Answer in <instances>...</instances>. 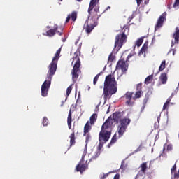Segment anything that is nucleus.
<instances>
[{"mask_svg": "<svg viewBox=\"0 0 179 179\" xmlns=\"http://www.w3.org/2000/svg\"><path fill=\"white\" fill-rule=\"evenodd\" d=\"M137 89H138V90L142 89V84H138V85H137Z\"/></svg>", "mask_w": 179, "mask_h": 179, "instance_id": "obj_44", "label": "nucleus"}, {"mask_svg": "<svg viewBox=\"0 0 179 179\" xmlns=\"http://www.w3.org/2000/svg\"><path fill=\"white\" fill-rule=\"evenodd\" d=\"M42 124H43V127H47V125H48V119L47 117H43Z\"/></svg>", "mask_w": 179, "mask_h": 179, "instance_id": "obj_34", "label": "nucleus"}, {"mask_svg": "<svg viewBox=\"0 0 179 179\" xmlns=\"http://www.w3.org/2000/svg\"><path fill=\"white\" fill-rule=\"evenodd\" d=\"M84 162L85 161L80 160L76 167V171L80 172L81 174L82 173H83V171L89 169V165L87 164V163L83 164Z\"/></svg>", "mask_w": 179, "mask_h": 179, "instance_id": "obj_11", "label": "nucleus"}, {"mask_svg": "<svg viewBox=\"0 0 179 179\" xmlns=\"http://www.w3.org/2000/svg\"><path fill=\"white\" fill-rule=\"evenodd\" d=\"M71 20L73 22H76V19H78V13L76 11H73L71 14H69L65 21V23H69V20Z\"/></svg>", "mask_w": 179, "mask_h": 179, "instance_id": "obj_12", "label": "nucleus"}, {"mask_svg": "<svg viewBox=\"0 0 179 179\" xmlns=\"http://www.w3.org/2000/svg\"><path fill=\"white\" fill-rule=\"evenodd\" d=\"M85 136H86L85 142H86V143H87L89 142V141L90 140V134H86Z\"/></svg>", "mask_w": 179, "mask_h": 179, "instance_id": "obj_37", "label": "nucleus"}, {"mask_svg": "<svg viewBox=\"0 0 179 179\" xmlns=\"http://www.w3.org/2000/svg\"><path fill=\"white\" fill-rule=\"evenodd\" d=\"M119 125H120L121 127H125L126 128H128V125H129V124H131V119L128 118V117H124L123 119H122V120H120Z\"/></svg>", "mask_w": 179, "mask_h": 179, "instance_id": "obj_14", "label": "nucleus"}, {"mask_svg": "<svg viewBox=\"0 0 179 179\" xmlns=\"http://www.w3.org/2000/svg\"><path fill=\"white\" fill-rule=\"evenodd\" d=\"M59 1H62V0H59Z\"/></svg>", "mask_w": 179, "mask_h": 179, "instance_id": "obj_50", "label": "nucleus"}, {"mask_svg": "<svg viewBox=\"0 0 179 179\" xmlns=\"http://www.w3.org/2000/svg\"><path fill=\"white\" fill-rule=\"evenodd\" d=\"M176 171H177V166H176V164H174L171 169V175L174 176V173H176Z\"/></svg>", "mask_w": 179, "mask_h": 179, "instance_id": "obj_31", "label": "nucleus"}, {"mask_svg": "<svg viewBox=\"0 0 179 179\" xmlns=\"http://www.w3.org/2000/svg\"><path fill=\"white\" fill-rule=\"evenodd\" d=\"M100 75H101V73H99L93 80V85H96L97 83V81L99 80V78H100Z\"/></svg>", "mask_w": 179, "mask_h": 179, "instance_id": "obj_27", "label": "nucleus"}, {"mask_svg": "<svg viewBox=\"0 0 179 179\" xmlns=\"http://www.w3.org/2000/svg\"><path fill=\"white\" fill-rule=\"evenodd\" d=\"M92 129V126H90V124L89 122H87L85 125L84 126V134L83 136H86L87 134H89Z\"/></svg>", "mask_w": 179, "mask_h": 179, "instance_id": "obj_18", "label": "nucleus"}, {"mask_svg": "<svg viewBox=\"0 0 179 179\" xmlns=\"http://www.w3.org/2000/svg\"><path fill=\"white\" fill-rule=\"evenodd\" d=\"M71 92H72V85H70L66 89V96H69L71 94Z\"/></svg>", "mask_w": 179, "mask_h": 179, "instance_id": "obj_33", "label": "nucleus"}, {"mask_svg": "<svg viewBox=\"0 0 179 179\" xmlns=\"http://www.w3.org/2000/svg\"><path fill=\"white\" fill-rule=\"evenodd\" d=\"M108 121L109 120L103 124L101 131L99 134V144L98 146V150L99 152L103 149L104 143L108 142V140L111 138V131H110L111 124L109 123Z\"/></svg>", "mask_w": 179, "mask_h": 179, "instance_id": "obj_3", "label": "nucleus"}, {"mask_svg": "<svg viewBox=\"0 0 179 179\" xmlns=\"http://www.w3.org/2000/svg\"><path fill=\"white\" fill-rule=\"evenodd\" d=\"M152 79H153V75H150L148 76L145 80V85H149V83H150V80H152Z\"/></svg>", "mask_w": 179, "mask_h": 179, "instance_id": "obj_26", "label": "nucleus"}, {"mask_svg": "<svg viewBox=\"0 0 179 179\" xmlns=\"http://www.w3.org/2000/svg\"><path fill=\"white\" fill-rule=\"evenodd\" d=\"M157 122H160V116H159L157 119Z\"/></svg>", "mask_w": 179, "mask_h": 179, "instance_id": "obj_46", "label": "nucleus"}, {"mask_svg": "<svg viewBox=\"0 0 179 179\" xmlns=\"http://www.w3.org/2000/svg\"><path fill=\"white\" fill-rule=\"evenodd\" d=\"M173 6L174 8H178V6H179V0H175V3H173Z\"/></svg>", "mask_w": 179, "mask_h": 179, "instance_id": "obj_36", "label": "nucleus"}, {"mask_svg": "<svg viewBox=\"0 0 179 179\" xmlns=\"http://www.w3.org/2000/svg\"><path fill=\"white\" fill-rule=\"evenodd\" d=\"M99 0H91L88 8V15H94L99 16L100 13V8L96 6Z\"/></svg>", "mask_w": 179, "mask_h": 179, "instance_id": "obj_8", "label": "nucleus"}, {"mask_svg": "<svg viewBox=\"0 0 179 179\" xmlns=\"http://www.w3.org/2000/svg\"><path fill=\"white\" fill-rule=\"evenodd\" d=\"M142 43H143V38H140L136 41V45H137V47H141L142 45Z\"/></svg>", "mask_w": 179, "mask_h": 179, "instance_id": "obj_28", "label": "nucleus"}, {"mask_svg": "<svg viewBox=\"0 0 179 179\" xmlns=\"http://www.w3.org/2000/svg\"><path fill=\"white\" fill-rule=\"evenodd\" d=\"M136 3L138 6H139L141 5V3H142V0H136Z\"/></svg>", "mask_w": 179, "mask_h": 179, "instance_id": "obj_41", "label": "nucleus"}, {"mask_svg": "<svg viewBox=\"0 0 179 179\" xmlns=\"http://www.w3.org/2000/svg\"><path fill=\"white\" fill-rule=\"evenodd\" d=\"M101 16V15H94L93 14H89L83 26V29L85 30L87 34H90L93 31L94 27L97 26L99 19Z\"/></svg>", "mask_w": 179, "mask_h": 179, "instance_id": "obj_4", "label": "nucleus"}, {"mask_svg": "<svg viewBox=\"0 0 179 179\" xmlns=\"http://www.w3.org/2000/svg\"><path fill=\"white\" fill-rule=\"evenodd\" d=\"M73 61L76 63L73 65V69L71 71L72 80L76 82L78 78H79V74L80 73V59L79 58V52H76L73 57Z\"/></svg>", "mask_w": 179, "mask_h": 179, "instance_id": "obj_6", "label": "nucleus"}, {"mask_svg": "<svg viewBox=\"0 0 179 179\" xmlns=\"http://www.w3.org/2000/svg\"><path fill=\"white\" fill-rule=\"evenodd\" d=\"M132 57V55H129L127 57V60H126V62H127L128 59H129V58H131Z\"/></svg>", "mask_w": 179, "mask_h": 179, "instance_id": "obj_43", "label": "nucleus"}, {"mask_svg": "<svg viewBox=\"0 0 179 179\" xmlns=\"http://www.w3.org/2000/svg\"><path fill=\"white\" fill-rule=\"evenodd\" d=\"M96 121H97V114L94 113L90 118V124L91 125H94V122H96Z\"/></svg>", "mask_w": 179, "mask_h": 179, "instance_id": "obj_20", "label": "nucleus"}, {"mask_svg": "<svg viewBox=\"0 0 179 179\" xmlns=\"http://www.w3.org/2000/svg\"><path fill=\"white\" fill-rule=\"evenodd\" d=\"M159 80H161L162 85H166L167 82V73H162L159 76Z\"/></svg>", "mask_w": 179, "mask_h": 179, "instance_id": "obj_19", "label": "nucleus"}, {"mask_svg": "<svg viewBox=\"0 0 179 179\" xmlns=\"http://www.w3.org/2000/svg\"><path fill=\"white\" fill-rule=\"evenodd\" d=\"M170 101H171V96L167 99L166 103H167L168 104H170Z\"/></svg>", "mask_w": 179, "mask_h": 179, "instance_id": "obj_40", "label": "nucleus"}, {"mask_svg": "<svg viewBox=\"0 0 179 179\" xmlns=\"http://www.w3.org/2000/svg\"><path fill=\"white\" fill-rule=\"evenodd\" d=\"M140 167L141 169L142 173H143V174H146V169H148V164L146 162H144L140 166Z\"/></svg>", "mask_w": 179, "mask_h": 179, "instance_id": "obj_23", "label": "nucleus"}, {"mask_svg": "<svg viewBox=\"0 0 179 179\" xmlns=\"http://www.w3.org/2000/svg\"><path fill=\"white\" fill-rule=\"evenodd\" d=\"M113 179H120V174L115 175Z\"/></svg>", "mask_w": 179, "mask_h": 179, "instance_id": "obj_42", "label": "nucleus"}, {"mask_svg": "<svg viewBox=\"0 0 179 179\" xmlns=\"http://www.w3.org/2000/svg\"><path fill=\"white\" fill-rule=\"evenodd\" d=\"M117 142V134H115L114 136L112 137V139L109 144L108 145V148H111L113 145H114Z\"/></svg>", "mask_w": 179, "mask_h": 179, "instance_id": "obj_21", "label": "nucleus"}, {"mask_svg": "<svg viewBox=\"0 0 179 179\" xmlns=\"http://www.w3.org/2000/svg\"><path fill=\"white\" fill-rule=\"evenodd\" d=\"M70 146H73L76 142L75 141V132H73L70 136Z\"/></svg>", "mask_w": 179, "mask_h": 179, "instance_id": "obj_22", "label": "nucleus"}, {"mask_svg": "<svg viewBox=\"0 0 179 179\" xmlns=\"http://www.w3.org/2000/svg\"><path fill=\"white\" fill-rule=\"evenodd\" d=\"M107 177H108V173L104 174V175L101 178V179H106Z\"/></svg>", "mask_w": 179, "mask_h": 179, "instance_id": "obj_39", "label": "nucleus"}, {"mask_svg": "<svg viewBox=\"0 0 179 179\" xmlns=\"http://www.w3.org/2000/svg\"><path fill=\"white\" fill-rule=\"evenodd\" d=\"M133 94H134L133 92H127L125 94V97H126V99H127V101H126L127 106H131V100L132 99V95Z\"/></svg>", "mask_w": 179, "mask_h": 179, "instance_id": "obj_16", "label": "nucleus"}, {"mask_svg": "<svg viewBox=\"0 0 179 179\" xmlns=\"http://www.w3.org/2000/svg\"><path fill=\"white\" fill-rule=\"evenodd\" d=\"M142 91H137L135 94V99H141Z\"/></svg>", "mask_w": 179, "mask_h": 179, "instance_id": "obj_32", "label": "nucleus"}, {"mask_svg": "<svg viewBox=\"0 0 179 179\" xmlns=\"http://www.w3.org/2000/svg\"><path fill=\"white\" fill-rule=\"evenodd\" d=\"M114 59H115V56L113 55V53H110L108 58V62H113Z\"/></svg>", "mask_w": 179, "mask_h": 179, "instance_id": "obj_30", "label": "nucleus"}, {"mask_svg": "<svg viewBox=\"0 0 179 179\" xmlns=\"http://www.w3.org/2000/svg\"><path fill=\"white\" fill-rule=\"evenodd\" d=\"M122 33L118 34L115 37V48L120 51L121 50V47H122L124 43H127V34L129 33V27L125 25L122 29Z\"/></svg>", "mask_w": 179, "mask_h": 179, "instance_id": "obj_5", "label": "nucleus"}, {"mask_svg": "<svg viewBox=\"0 0 179 179\" xmlns=\"http://www.w3.org/2000/svg\"><path fill=\"white\" fill-rule=\"evenodd\" d=\"M124 117V113L122 112H115L112 115H110L105 122H108L110 124V131L111 134V127H113V123L115 122L116 124H118V122H120L122 120V117Z\"/></svg>", "mask_w": 179, "mask_h": 179, "instance_id": "obj_7", "label": "nucleus"}, {"mask_svg": "<svg viewBox=\"0 0 179 179\" xmlns=\"http://www.w3.org/2000/svg\"><path fill=\"white\" fill-rule=\"evenodd\" d=\"M60 54L61 48L57 50L51 63L48 66L49 70L48 71L46 80L42 84L41 89V96L43 97H47L48 95V90H50V87H51V80H52V76H54V75H55V72H57V65L58 64V59H59Z\"/></svg>", "mask_w": 179, "mask_h": 179, "instance_id": "obj_1", "label": "nucleus"}, {"mask_svg": "<svg viewBox=\"0 0 179 179\" xmlns=\"http://www.w3.org/2000/svg\"><path fill=\"white\" fill-rule=\"evenodd\" d=\"M146 50H148V44L145 43L139 52V55H142V54H143Z\"/></svg>", "mask_w": 179, "mask_h": 179, "instance_id": "obj_24", "label": "nucleus"}, {"mask_svg": "<svg viewBox=\"0 0 179 179\" xmlns=\"http://www.w3.org/2000/svg\"><path fill=\"white\" fill-rule=\"evenodd\" d=\"M58 31V27H55L54 29H51L46 31V34H44V36H48V37H53V36H55V33Z\"/></svg>", "mask_w": 179, "mask_h": 179, "instance_id": "obj_15", "label": "nucleus"}, {"mask_svg": "<svg viewBox=\"0 0 179 179\" xmlns=\"http://www.w3.org/2000/svg\"><path fill=\"white\" fill-rule=\"evenodd\" d=\"M67 125L69 127V129L72 128V111L69 110L68 117H67Z\"/></svg>", "mask_w": 179, "mask_h": 179, "instance_id": "obj_17", "label": "nucleus"}, {"mask_svg": "<svg viewBox=\"0 0 179 179\" xmlns=\"http://www.w3.org/2000/svg\"><path fill=\"white\" fill-rule=\"evenodd\" d=\"M166 68V60H163L159 67V72H162Z\"/></svg>", "mask_w": 179, "mask_h": 179, "instance_id": "obj_25", "label": "nucleus"}, {"mask_svg": "<svg viewBox=\"0 0 179 179\" xmlns=\"http://www.w3.org/2000/svg\"><path fill=\"white\" fill-rule=\"evenodd\" d=\"M167 107H169V103H167V102H165V103L163 106V110H166Z\"/></svg>", "mask_w": 179, "mask_h": 179, "instance_id": "obj_38", "label": "nucleus"}, {"mask_svg": "<svg viewBox=\"0 0 179 179\" xmlns=\"http://www.w3.org/2000/svg\"><path fill=\"white\" fill-rule=\"evenodd\" d=\"M87 150L86 148H85L84 152L82 155L81 162H85V156L87 155Z\"/></svg>", "mask_w": 179, "mask_h": 179, "instance_id": "obj_35", "label": "nucleus"}, {"mask_svg": "<svg viewBox=\"0 0 179 179\" xmlns=\"http://www.w3.org/2000/svg\"><path fill=\"white\" fill-rule=\"evenodd\" d=\"M77 1H78V2H80V1H82V0H77Z\"/></svg>", "mask_w": 179, "mask_h": 179, "instance_id": "obj_48", "label": "nucleus"}, {"mask_svg": "<svg viewBox=\"0 0 179 179\" xmlns=\"http://www.w3.org/2000/svg\"><path fill=\"white\" fill-rule=\"evenodd\" d=\"M127 129L128 128H127L124 126L119 125L117 127V132L118 134L117 138H122V136H124V134H125V132H127Z\"/></svg>", "mask_w": 179, "mask_h": 179, "instance_id": "obj_13", "label": "nucleus"}, {"mask_svg": "<svg viewBox=\"0 0 179 179\" xmlns=\"http://www.w3.org/2000/svg\"><path fill=\"white\" fill-rule=\"evenodd\" d=\"M166 16H167V13L164 12L158 18L157 24L155 27V30H159L160 27H163V24L166 22Z\"/></svg>", "mask_w": 179, "mask_h": 179, "instance_id": "obj_9", "label": "nucleus"}, {"mask_svg": "<svg viewBox=\"0 0 179 179\" xmlns=\"http://www.w3.org/2000/svg\"><path fill=\"white\" fill-rule=\"evenodd\" d=\"M48 29H50V27H48Z\"/></svg>", "mask_w": 179, "mask_h": 179, "instance_id": "obj_49", "label": "nucleus"}, {"mask_svg": "<svg viewBox=\"0 0 179 179\" xmlns=\"http://www.w3.org/2000/svg\"><path fill=\"white\" fill-rule=\"evenodd\" d=\"M99 156H100V151H99V150H97L96 152H95V155H94L91 160H96V159H97V157H99Z\"/></svg>", "mask_w": 179, "mask_h": 179, "instance_id": "obj_29", "label": "nucleus"}, {"mask_svg": "<svg viewBox=\"0 0 179 179\" xmlns=\"http://www.w3.org/2000/svg\"><path fill=\"white\" fill-rule=\"evenodd\" d=\"M59 36H62V33L59 32V31H57Z\"/></svg>", "mask_w": 179, "mask_h": 179, "instance_id": "obj_47", "label": "nucleus"}, {"mask_svg": "<svg viewBox=\"0 0 179 179\" xmlns=\"http://www.w3.org/2000/svg\"><path fill=\"white\" fill-rule=\"evenodd\" d=\"M116 69H121L122 72H127L128 71V63L124 59L119 60L116 65Z\"/></svg>", "mask_w": 179, "mask_h": 179, "instance_id": "obj_10", "label": "nucleus"}, {"mask_svg": "<svg viewBox=\"0 0 179 179\" xmlns=\"http://www.w3.org/2000/svg\"><path fill=\"white\" fill-rule=\"evenodd\" d=\"M117 80L114 74H109L106 76L103 84V99L108 100L113 96L117 93Z\"/></svg>", "mask_w": 179, "mask_h": 179, "instance_id": "obj_2", "label": "nucleus"}, {"mask_svg": "<svg viewBox=\"0 0 179 179\" xmlns=\"http://www.w3.org/2000/svg\"><path fill=\"white\" fill-rule=\"evenodd\" d=\"M108 9H111V7H110V6H108V7L104 10V11L103 12V13H104V12H107V10H108Z\"/></svg>", "mask_w": 179, "mask_h": 179, "instance_id": "obj_45", "label": "nucleus"}]
</instances>
